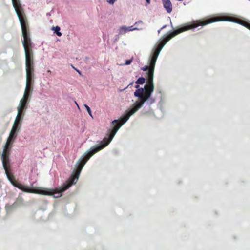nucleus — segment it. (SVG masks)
Instances as JSON below:
<instances>
[{
  "label": "nucleus",
  "instance_id": "nucleus-1",
  "mask_svg": "<svg viewBox=\"0 0 250 250\" xmlns=\"http://www.w3.org/2000/svg\"><path fill=\"white\" fill-rule=\"evenodd\" d=\"M221 20L219 18H204L199 20L193 21L188 23L185 26L174 30L169 35L164 37L158 42L157 47L151 56L149 61V66L145 65L141 68L143 71H147V80L144 88H140L136 90L134 93L135 97H138L139 100L136 101L133 105V107L128 111L126 115L123 117L121 120H115L111 123L112 128L108 131V138H104L101 142V145L97 146L100 150L105 147L112 141L119 129L123 125L129 118V117L137 112L146 101L149 103H153L155 99L150 98L151 94L154 91V86L153 84L154 70L158 55L164 46V45L173 37L178 34L190 29L197 28L199 26H204L207 24L220 21Z\"/></svg>",
  "mask_w": 250,
  "mask_h": 250
},
{
  "label": "nucleus",
  "instance_id": "nucleus-6",
  "mask_svg": "<svg viewBox=\"0 0 250 250\" xmlns=\"http://www.w3.org/2000/svg\"><path fill=\"white\" fill-rule=\"evenodd\" d=\"M225 19L224 20H225V21H233V22L239 23V24L242 25L243 26L246 27L248 29L249 28V27L250 25V22H248L247 21H243V20H241L240 19H236L235 18L225 17Z\"/></svg>",
  "mask_w": 250,
  "mask_h": 250
},
{
  "label": "nucleus",
  "instance_id": "nucleus-14",
  "mask_svg": "<svg viewBox=\"0 0 250 250\" xmlns=\"http://www.w3.org/2000/svg\"><path fill=\"white\" fill-rule=\"evenodd\" d=\"M52 30H54L55 32L58 36L60 37L62 36V33L60 32V28L58 26H56V27H53Z\"/></svg>",
  "mask_w": 250,
  "mask_h": 250
},
{
  "label": "nucleus",
  "instance_id": "nucleus-27",
  "mask_svg": "<svg viewBox=\"0 0 250 250\" xmlns=\"http://www.w3.org/2000/svg\"><path fill=\"white\" fill-rule=\"evenodd\" d=\"M75 103H76V104H77V105L78 106V107H79L78 104H77V103H76V102H75Z\"/></svg>",
  "mask_w": 250,
  "mask_h": 250
},
{
  "label": "nucleus",
  "instance_id": "nucleus-21",
  "mask_svg": "<svg viewBox=\"0 0 250 250\" xmlns=\"http://www.w3.org/2000/svg\"><path fill=\"white\" fill-rule=\"evenodd\" d=\"M139 87H140V86H139V85H138V84L135 86V88H137V90H138V89H140V88H139Z\"/></svg>",
  "mask_w": 250,
  "mask_h": 250
},
{
  "label": "nucleus",
  "instance_id": "nucleus-9",
  "mask_svg": "<svg viewBox=\"0 0 250 250\" xmlns=\"http://www.w3.org/2000/svg\"><path fill=\"white\" fill-rule=\"evenodd\" d=\"M27 101L24 98L21 100L19 106L18 107V111L23 112L24 110L27 108Z\"/></svg>",
  "mask_w": 250,
  "mask_h": 250
},
{
  "label": "nucleus",
  "instance_id": "nucleus-12",
  "mask_svg": "<svg viewBox=\"0 0 250 250\" xmlns=\"http://www.w3.org/2000/svg\"><path fill=\"white\" fill-rule=\"evenodd\" d=\"M30 95V89L25 88L22 98L28 101V97Z\"/></svg>",
  "mask_w": 250,
  "mask_h": 250
},
{
  "label": "nucleus",
  "instance_id": "nucleus-25",
  "mask_svg": "<svg viewBox=\"0 0 250 250\" xmlns=\"http://www.w3.org/2000/svg\"><path fill=\"white\" fill-rule=\"evenodd\" d=\"M47 72L49 73H51V71L50 70H47Z\"/></svg>",
  "mask_w": 250,
  "mask_h": 250
},
{
  "label": "nucleus",
  "instance_id": "nucleus-26",
  "mask_svg": "<svg viewBox=\"0 0 250 250\" xmlns=\"http://www.w3.org/2000/svg\"><path fill=\"white\" fill-rule=\"evenodd\" d=\"M161 30H162V29H161V28L160 30H159L158 31V33H160V31H161Z\"/></svg>",
  "mask_w": 250,
  "mask_h": 250
},
{
  "label": "nucleus",
  "instance_id": "nucleus-23",
  "mask_svg": "<svg viewBox=\"0 0 250 250\" xmlns=\"http://www.w3.org/2000/svg\"><path fill=\"white\" fill-rule=\"evenodd\" d=\"M166 25H164V26H163L161 28V29H164V28H166Z\"/></svg>",
  "mask_w": 250,
  "mask_h": 250
},
{
  "label": "nucleus",
  "instance_id": "nucleus-29",
  "mask_svg": "<svg viewBox=\"0 0 250 250\" xmlns=\"http://www.w3.org/2000/svg\"><path fill=\"white\" fill-rule=\"evenodd\" d=\"M138 22L142 23V21H139Z\"/></svg>",
  "mask_w": 250,
  "mask_h": 250
},
{
  "label": "nucleus",
  "instance_id": "nucleus-4",
  "mask_svg": "<svg viewBox=\"0 0 250 250\" xmlns=\"http://www.w3.org/2000/svg\"><path fill=\"white\" fill-rule=\"evenodd\" d=\"M15 140L8 137L1 154V159H9L10 151Z\"/></svg>",
  "mask_w": 250,
  "mask_h": 250
},
{
  "label": "nucleus",
  "instance_id": "nucleus-15",
  "mask_svg": "<svg viewBox=\"0 0 250 250\" xmlns=\"http://www.w3.org/2000/svg\"><path fill=\"white\" fill-rule=\"evenodd\" d=\"M19 124L14 123L13 125L12 128L11 129V131L17 132L19 130V129H20V127H19Z\"/></svg>",
  "mask_w": 250,
  "mask_h": 250
},
{
  "label": "nucleus",
  "instance_id": "nucleus-2",
  "mask_svg": "<svg viewBox=\"0 0 250 250\" xmlns=\"http://www.w3.org/2000/svg\"><path fill=\"white\" fill-rule=\"evenodd\" d=\"M100 148L97 146L93 148H91L80 162H78L76 169L73 172L72 175L59 188L55 189L43 188H30L29 187L25 186L18 182L15 179L14 176L11 174L10 171V160L1 159L3 168L8 180L11 184L15 187L22 191L30 193L39 194L44 195H54L55 197H59L62 196V193L68 189L73 184L77 181L80 173L87 161L95 153L100 151Z\"/></svg>",
  "mask_w": 250,
  "mask_h": 250
},
{
  "label": "nucleus",
  "instance_id": "nucleus-17",
  "mask_svg": "<svg viewBox=\"0 0 250 250\" xmlns=\"http://www.w3.org/2000/svg\"><path fill=\"white\" fill-rule=\"evenodd\" d=\"M17 136V132L13 131H10L9 137L15 140Z\"/></svg>",
  "mask_w": 250,
  "mask_h": 250
},
{
  "label": "nucleus",
  "instance_id": "nucleus-24",
  "mask_svg": "<svg viewBox=\"0 0 250 250\" xmlns=\"http://www.w3.org/2000/svg\"><path fill=\"white\" fill-rule=\"evenodd\" d=\"M76 70L78 72L79 74H80V75L81 74V72L79 70Z\"/></svg>",
  "mask_w": 250,
  "mask_h": 250
},
{
  "label": "nucleus",
  "instance_id": "nucleus-11",
  "mask_svg": "<svg viewBox=\"0 0 250 250\" xmlns=\"http://www.w3.org/2000/svg\"><path fill=\"white\" fill-rule=\"evenodd\" d=\"M23 112H20V111H18V114L17 115V117L16 118L15 121L14 123H17L18 124H20V122L23 119Z\"/></svg>",
  "mask_w": 250,
  "mask_h": 250
},
{
  "label": "nucleus",
  "instance_id": "nucleus-19",
  "mask_svg": "<svg viewBox=\"0 0 250 250\" xmlns=\"http://www.w3.org/2000/svg\"><path fill=\"white\" fill-rule=\"evenodd\" d=\"M132 60H133V58H132V59H131L130 60H126L125 62V65H129L132 62Z\"/></svg>",
  "mask_w": 250,
  "mask_h": 250
},
{
  "label": "nucleus",
  "instance_id": "nucleus-13",
  "mask_svg": "<svg viewBox=\"0 0 250 250\" xmlns=\"http://www.w3.org/2000/svg\"><path fill=\"white\" fill-rule=\"evenodd\" d=\"M32 83H33V79H26V88H25L30 89Z\"/></svg>",
  "mask_w": 250,
  "mask_h": 250
},
{
  "label": "nucleus",
  "instance_id": "nucleus-3",
  "mask_svg": "<svg viewBox=\"0 0 250 250\" xmlns=\"http://www.w3.org/2000/svg\"><path fill=\"white\" fill-rule=\"evenodd\" d=\"M13 6L17 14L21 25L23 37L22 44L24 50L32 48L31 40L30 38L29 28L27 19L20 0H12Z\"/></svg>",
  "mask_w": 250,
  "mask_h": 250
},
{
  "label": "nucleus",
  "instance_id": "nucleus-7",
  "mask_svg": "<svg viewBox=\"0 0 250 250\" xmlns=\"http://www.w3.org/2000/svg\"><path fill=\"white\" fill-rule=\"evenodd\" d=\"M26 79H33L34 76V65L26 66Z\"/></svg>",
  "mask_w": 250,
  "mask_h": 250
},
{
  "label": "nucleus",
  "instance_id": "nucleus-28",
  "mask_svg": "<svg viewBox=\"0 0 250 250\" xmlns=\"http://www.w3.org/2000/svg\"><path fill=\"white\" fill-rule=\"evenodd\" d=\"M248 29L250 30V25Z\"/></svg>",
  "mask_w": 250,
  "mask_h": 250
},
{
  "label": "nucleus",
  "instance_id": "nucleus-8",
  "mask_svg": "<svg viewBox=\"0 0 250 250\" xmlns=\"http://www.w3.org/2000/svg\"><path fill=\"white\" fill-rule=\"evenodd\" d=\"M164 8L167 13H170L172 10V6L170 0H162Z\"/></svg>",
  "mask_w": 250,
  "mask_h": 250
},
{
  "label": "nucleus",
  "instance_id": "nucleus-10",
  "mask_svg": "<svg viewBox=\"0 0 250 250\" xmlns=\"http://www.w3.org/2000/svg\"><path fill=\"white\" fill-rule=\"evenodd\" d=\"M136 27H133V26L129 27L122 26L120 28V34H123L126 32L138 30Z\"/></svg>",
  "mask_w": 250,
  "mask_h": 250
},
{
  "label": "nucleus",
  "instance_id": "nucleus-5",
  "mask_svg": "<svg viewBox=\"0 0 250 250\" xmlns=\"http://www.w3.org/2000/svg\"><path fill=\"white\" fill-rule=\"evenodd\" d=\"M26 66L34 65L33 53L32 48L24 50Z\"/></svg>",
  "mask_w": 250,
  "mask_h": 250
},
{
  "label": "nucleus",
  "instance_id": "nucleus-22",
  "mask_svg": "<svg viewBox=\"0 0 250 250\" xmlns=\"http://www.w3.org/2000/svg\"><path fill=\"white\" fill-rule=\"evenodd\" d=\"M146 1L147 4H149L150 2V0H146Z\"/></svg>",
  "mask_w": 250,
  "mask_h": 250
},
{
  "label": "nucleus",
  "instance_id": "nucleus-16",
  "mask_svg": "<svg viewBox=\"0 0 250 250\" xmlns=\"http://www.w3.org/2000/svg\"><path fill=\"white\" fill-rule=\"evenodd\" d=\"M145 82V79L144 77H140L136 82L138 84H143Z\"/></svg>",
  "mask_w": 250,
  "mask_h": 250
},
{
  "label": "nucleus",
  "instance_id": "nucleus-20",
  "mask_svg": "<svg viewBox=\"0 0 250 250\" xmlns=\"http://www.w3.org/2000/svg\"><path fill=\"white\" fill-rule=\"evenodd\" d=\"M107 2L110 4H113L115 2V0H107Z\"/></svg>",
  "mask_w": 250,
  "mask_h": 250
},
{
  "label": "nucleus",
  "instance_id": "nucleus-18",
  "mask_svg": "<svg viewBox=\"0 0 250 250\" xmlns=\"http://www.w3.org/2000/svg\"><path fill=\"white\" fill-rule=\"evenodd\" d=\"M84 106L85 107L86 110L87 111V112H88V114L90 115V116L92 117L91 110L90 107L87 104H84Z\"/></svg>",
  "mask_w": 250,
  "mask_h": 250
}]
</instances>
